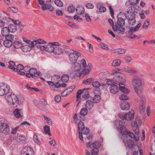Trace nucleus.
<instances>
[{
  "mask_svg": "<svg viewBox=\"0 0 155 155\" xmlns=\"http://www.w3.org/2000/svg\"><path fill=\"white\" fill-rule=\"evenodd\" d=\"M112 51L114 53L124 54L126 50L124 49L121 48L113 50Z\"/></svg>",
  "mask_w": 155,
  "mask_h": 155,
  "instance_id": "cd10ccee",
  "label": "nucleus"
},
{
  "mask_svg": "<svg viewBox=\"0 0 155 155\" xmlns=\"http://www.w3.org/2000/svg\"><path fill=\"white\" fill-rule=\"evenodd\" d=\"M84 123L81 121L78 122V130L81 131L83 128H84Z\"/></svg>",
  "mask_w": 155,
  "mask_h": 155,
  "instance_id": "49530a36",
  "label": "nucleus"
},
{
  "mask_svg": "<svg viewBox=\"0 0 155 155\" xmlns=\"http://www.w3.org/2000/svg\"><path fill=\"white\" fill-rule=\"evenodd\" d=\"M8 64L9 65L8 66V68L12 69L14 71H15L16 69L14 67L16 66L15 63L13 61H10L9 62Z\"/></svg>",
  "mask_w": 155,
  "mask_h": 155,
  "instance_id": "c85d7f7f",
  "label": "nucleus"
},
{
  "mask_svg": "<svg viewBox=\"0 0 155 155\" xmlns=\"http://www.w3.org/2000/svg\"><path fill=\"white\" fill-rule=\"evenodd\" d=\"M81 131H82L83 134H88L89 133L90 130L88 128H85L84 127Z\"/></svg>",
  "mask_w": 155,
  "mask_h": 155,
  "instance_id": "8fccbe9b",
  "label": "nucleus"
},
{
  "mask_svg": "<svg viewBox=\"0 0 155 155\" xmlns=\"http://www.w3.org/2000/svg\"><path fill=\"white\" fill-rule=\"evenodd\" d=\"M94 81V80L92 78H87L84 81L83 83L85 84H89L91 83H93Z\"/></svg>",
  "mask_w": 155,
  "mask_h": 155,
  "instance_id": "c9c22d12",
  "label": "nucleus"
},
{
  "mask_svg": "<svg viewBox=\"0 0 155 155\" xmlns=\"http://www.w3.org/2000/svg\"><path fill=\"white\" fill-rule=\"evenodd\" d=\"M32 48L31 46H30L28 45H26L23 46L21 48L22 50L24 52H27L30 51Z\"/></svg>",
  "mask_w": 155,
  "mask_h": 155,
  "instance_id": "473e14b6",
  "label": "nucleus"
},
{
  "mask_svg": "<svg viewBox=\"0 0 155 155\" xmlns=\"http://www.w3.org/2000/svg\"><path fill=\"white\" fill-rule=\"evenodd\" d=\"M141 124V121L138 117H136L134 121L132 122L131 126L133 128L139 127L138 125Z\"/></svg>",
  "mask_w": 155,
  "mask_h": 155,
  "instance_id": "dca6fc26",
  "label": "nucleus"
},
{
  "mask_svg": "<svg viewBox=\"0 0 155 155\" xmlns=\"http://www.w3.org/2000/svg\"><path fill=\"white\" fill-rule=\"evenodd\" d=\"M33 140L38 145H40L41 143L38 140V136L35 133H34L33 135Z\"/></svg>",
  "mask_w": 155,
  "mask_h": 155,
  "instance_id": "c03bdc74",
  "label": "nucleus"
},
{
  "mask_svg": "<svg viewBox=\"0 0 155 155\" xmlns=\"http://www.w3.org/2000/svg\"><path fill=\"white\" fill-rule=\"evenodd\" d=\"M119 99L120 100H127L128 99V97L126 94H122L119 96Z\"/></svg>",
  "mask_w": 155,
  "mask_h": 155,
  "instance_id": "13d9d810",
  "label": "nucleus"
},
{
  "mask_svg": "<svg viewBox=\"0 0 155 155\" xmlns=\"http://www.w3.org/2000/svg\"><path fill=\"white\" fill-rule=\"evenodd\" d=\"M120 118L121 119L119 121L117 120L114 122V124L116 125L117 124H118L119 126H116L117 129L118 130L119 128L120 131V133L124 137L127 138V135L131 138L133 139L136 141L139 140L138 137H135L134 136V134L132 133H131L129 130H126L123 131V130L125 127L126 123L124 121V120H132L134 117V111L131 110L130 111L126 113L125 114H120L119 115Z\"/></svg>",
  "mask_w": 155,
  "mask_h": 155,
  "instance_id": "f257e3e1",
  "label": "nucleus"
},
{
  "mask_svg": "<svg viewBox=\"0 0 155 155\" xmlns=\"http://www.w3.org/2000/svg\"><path fill=\"white\" fill-rule=\"evenodd\" d=\"M128 22L131 25H134L136 23V20L135 18L128 19Z\"/></svg>",
  "mask_w": 155,
  "mask_h": 155,
  "instance_id": "052dcab7",
  "label": "nucleus"
},
{
  "mask_svg": "<svg viewBox=\"0 0 155 155\" xmlns=\"http://www.w3.org/2000/svg\"><path fill=\"white\" fill-rule=\"evenodd\" d=\"M126 16H127L126 14L123 12H120L118 14L117 18H123L124 17L126 18Z\"/></svg>",
  "mask_w": 155,
  "mask_h": 155,
  "instance_id": "3c124183",
  "label": "nucleus"
},
{
  "mask_svg": "<svg viewBox=\"0 0 155 155\" xmlns=\"http://www.w3.org/2000/svg\"><path fill=\"white\" fill-rule=\"evenodd\" d=\"M9 91V87L5 83L0 84V96L7 95Z\"/></svg>",
  "mask_w": 155,
  "mask_h": 155,
  "instance_id": "39448f33",
  "label": "nucleus"
},
{
  "mask_svg": "<svg viewBox=\"0 0 155 155\" xmlns=\"http://www.w3.org/2000/svg\"><path fill=\"white\" fill-rule=\"evenodd\" d=\"M126 146H127L129 148H132L134 145V143L132 139L127 140L124 139L123 140Z\"/></svg>",
  "mask_w": 155,
  "mask_h": 155,
  "instance_id": "2eb2a0df",
  "label": "nucleus"
},
{
  "mask_svg": "<svg viewBox=\"0 0 155 155\" xmlns=\"http://www.w3.org/2000/svg\"><path fill=\"white\" fill-rule=\"evenodd\" d=\"M81 94H83L82 97L85 99H87L89 96V92L87 89L79 90H78V99L79 95Z\"/></svg>",
  "mask_w": 155,
  "mask_h": 155,
  "instance_id": "9b49d317",
  "label": "nucleus"
},
{
  "mask_svg": "<svg viewBox=\"0 0 155 155\" xmlns=\"http://www.w3.org/2000/svg\"><path fill=\"white\" fill-rule=\"evenodd\" d=\"M132 84L135 91L139 97L142 98L141 89L142 87V81L139 77H134L132 79Z\"/></svg>",
  "mask_w": 155,
  "mask_h": 155,
  "instance_id": "7ed1b4c3",
  "label": "nucleus"
},
{
  "mask_svg": "<svg viewBox=\"0 0 155 155\" xmlns=\"http://www.w3.org/2000/svg\"><path fill=\"white\" fill-rule=\"evenodd\" d=\"M120 90L122 92L125 93L127 94L129 92V91L128 89L125 87L124 84L118 83Z\"/></svg>",
  "mask_w": 155,
  "mask_h": 155,
  "instance_id": "412c9836",
  "label": "nucleus"
},
{
  "mask_svg": "<svg viewBox=\"0 0 155 155\" xmlns=\"http://www.w3.org/2000/svg\"><path fill=\"white\" fill-rule=\"evenodd\" d=\"M143 96L142 98H141V97H139L141 99L140 102L142 103V104L139 107L140 111L141 113H143L145 109V99L144 96L143 95Z\"/></svg>",
  "mask_w": 155,
  "mask_h": 155,
  "instance_id": "f8f14e48",
  "label": "nucleus"
},
{
  "mask_svg": "<svg viewBox=\"0 0 155 155\" xmlns=\"http://www.w3.org/2000/svg\"><path fill=\"white\" fill-rule=\"evenodd\" d=\"M10 20H11L13 22L15 25H18L20 24L21 23V22L19 20H15L11 18H10Z\"/></svg>",
  "mask_w": 155,
  "mask_h": 155,
  "instance_id": "338daca9",
  "label": "nucleus"
},
{
  "mask_svg": "<svg viewBox=\"0 0 155 155\" xmlns=\"http://www.w3.org/2000/svg\"><path fill=\"white\" fill-rule=\"evenodd\" d=\"M118 84L115 83L110 87V90L111 93L115 94L118 91Z\"/></svg>",
  "mask_w": 155,
  "mask_h": 155,
  "instance_id": "4468645a",
  "label": "nucleus"
},
{
  "mask_svg": "<svg viewBox=\"0 0 155 155\" xmlns=\"http://www.w3.org/2000/svg\"><path fill=\"white\" fill-rule=\"evenodd\" d=\"M24 138V136L23 135H17L16 137V138L17 139H19V140H21V141H22V142L24 143L25 141L23 139Z\"/></svg>",
  "mask_w": 155,
  "mask_h": 155,
  "instance_id": "69168bd1",
  "label": "nucleus"
},
{
  "mask_svg": "<svg viewBox=\"0 0 155 155\" xmlns=\"http://www.w3.org/2000/svg\"><path fill=\"white\" fill-rule=\"evenodd\" d=\"M53 52L55 54H59L63 53V49L58 47H54Z\"/></svg>",
  "mask_w": 155,
  "mask_h": 155,
  "instance_id": "b1692460",
  "label": "nucleus"
},
{
  "mask_svg": "<svg viewBox=\"0 0 155 155\" xmlns=\"http://www.w3.org/2000/svg\"><path fill=\"white\" fill-rule=\"evenodd\" d=\"M100 45H101V47L102 49L106 50H108L109 49L107 45L104 43H101L100 44Z\"/></svg>",
  "mask_w": 155,
  "mask_h": 155,
  "instance_id": "680f3d73",
  "label": "nucleus"
},
{
  "mask_svg": "<svg viewBox=\"0 0 155 155\" xmlns=\"http://www.w3.org/2000/svg\"><path fill=\"white\" fill-rule=\"evenodd\" d=\"M127 14H128V15L127 16H126V19H128L135 18V14L134 12Z\"/></svg>",
  "mask_w": 155,
  "mask_h": 155,
  "instance_id": "79ce46f5",
  "label": "nucleus"
},
{
  "mask_svg": "<svg viewBox=\"0 0 155 155\" xmlns=\"http://www.w3.org/2000/svg\"><path fill=\"white\" fill-rule=\"evenodd\" d=\"M10 32L8 27H3L2 29V34L3 36H5L9 34Z\"/></svg>",
  "mask_w": 155,
  "mask_h": 155,
  "instance_id": "5701e85b",
  "label": "nucleus"
},
{
  "mask_svg": "<svg viewBox=\"0 0 155 155\" xmlns=\"http://www.w3.org/2000/svg\"><path fill=\"white\" fill-rule=\"evenodd\" d=\"M117 18V25L120 27H123V26L125 24V19H124L123 18Z\"/></svg>",
  "mask_w": 155,
  "mask_h": 155,
  "instance_id": "393cba45",
  "label": "nucleus"
},
{
  "mask_svg": "<svg viewBox=\"0 0 155 155\" xmlns=\"http://www.w3.org/2000/svg\"><path fill=\"white\" fill-rule=\"evenodd\" d=\"M75 10V8L73 6H70L68 8L67 10L70 13H71L74 12Z\"/></svg>",
  "mask_w": 155,
  "mask_h": 155,
  "instance_id": "603ef678",
  "label": "nucleus"
},
{
  "mask_svg": "<svg viewBox=\"0 0 155 155\" xmlns=\"http://www.w3.org/2000/svg\"><path fill=\"white\" fill-rule=\"evenodd\" d=\"M13 114L16 117L18 118H21L23 116L22 110L16 108L13 111Z\"/></svg>",
  "mask_w": 155,
  "mask_h": 155,
  "instance_id": "ddd939ff",
  "label": "nucleus"
},
{
  "mask_svg": "<svg viewBox=\"0 0 155 155\" xmlns=\"http://www.w3.org/2000/svg\"><path fill=\"white\" fill-rule=\"evenodd\" d=\"M5 37V40H10L12 42L14 38V36L11 34H8Z\"/></svg>",
  "mask_w": 155,
  "mask_h": 155,
  "instance_id": "a19ab883",
  "label": "nucleus"
},
{
  "mask_svg": "<svg viewBox=\"0 0 155 155\" xmlns=\"http://www.w3.org/2000/svg\"><path fill=\"white\" fill-rule=\"evenodd\" d=\"M150 20L149 19H147L144 22L142 28L144 29H147L150 25Z\"/></svg>",
  "mask_w": 155,
  "mask_h": 155,
  "instance_id": "a18cd8bd",
  "label": "nucleus"
},
{
  "mask_svg": "<svg viewBox=\"0 0 155 155\" xmlns=\"http://www.w3.org/2000/svg\"><path fill=\"white\" fill-rule=\"evenodd\" d=\"M135 8L134 6H130L128 8L127 12V13H130L131 12H134Z\"/></svg>",
  "mask_w": 155,
  "mask_h": 155,
  "instance_id": "864d4df0",
  "label": "nucleus"
},
{
  "mask_svg": "<svg viewBox=\"0 0 155 155\" xmlns=\"http://www.w3.org/2000/svg\"><path fill=\"white\" fill-rule=\"evenodd\" d=\"M55 4L59 7H61L63 6V3L60 0H56L54 1Z\"/></svg>",
  "mask_w": 155,
  "mask_h": 155,
  "instance_id": "4d7b16f0",
  "label": "nucleus"
},
{
  "mask_svg": "<svg viewBox=\"0 0 155 155\" xmlns=\"http://www.w3.org/2000/svg\"><path fill=\"white\" fill-rule=\"evenodd\" d=\"M42 9L44 11L48 10L52 12L54 10V8L50 4H45L42 6Z\"/></svg>",
  "mask_w": 155,
  "mask_h": 155,
  "instance_id": "a211bd4d",
  "label": "nucleus"
},
{
  "mask_svg": "<svg viewBox=\"0 0 155 155\" xmlns=\"http://www.w3.org/2000/svg\"><path fill=\"white\" fill-rule=\"evenodd\" d=\"M8 28L10 32L12 33H14L17 31V27L15 25L10 24L8 25Z\"/></svg>",
  "mask_w": 155,
  "mask_h": 155,
  "instance_id": "a878e982",
  "label": "nucleus"
},
{
  "mask_svg": "<svg viewBox=\"0 0 155 155\" xmlns=\"http://www.w3.org/2000/svg\"><path fill=\"white\" fill-rule=\"evenodd\" d=\"M51 80L55 82L56 83H57L59 82L60 80V78L58 75H55L51 77Z\"/></svg>",
  "mask_w": 155,
  "mask_h": 155,
  "instance_id": "ea45409f",
  "label": "nucleus"
},
{
  "mask_svg": "<svg viewBox=\"0 0 155 155\" xmlns=\"http://www.w3.org/2000/svg\"><path fill=\"white\" fill-rule=\"evenodd\" d=\"M130 107V104L127 101L124 102L120 104V107L123 110H128Z\"/></svg>",
  "mask_w": 155,
  "mask_h": 155,
  "instance_id": "aec40b11",
  "label": "nucleus"
},
{
  "mask_svg": "<svg viewBox=\"0 0 155 155\" xmlns=\"http://www.w3.org/2000/svg\"><path fill=\"white\" fill-rule=\"evenodd\" d=\"M31 43V47L32 48L34 47L35 48V49H36V48H39V46L38 45H37L38 44H44L46 43V41L43 40L41 39H38V40L34 41Z\"/></svg>",
  "mask_w": 155,
  "mask_h": 155,
  "instance_id": "6e6552de",
  "label": "nucleus"
},
{
  "mask_svg": "<svg viewBox=\"0 0 155 155\" xmlns=\"http://www.w3.org/2000/svg\"><path fill=\"white\" fill-rule=\"evenodd\" d=\"M88 110L87 108H82L80 112V115L82 116H84L87 114Z\"/></svg>",
  "mask_w": 155,
  "mask_h": 155,
  "instance_id": "37998d69",
  "label": "nucleus"
},
{
  "mask_svg": "<svg viewBox=\"0 0 155 155\" xmlns=\"http://www.w3.org/2000/svg\"><path fill=\"white\" fill-rule=\"evenodd\" d=\"M85 106L87 109H90L93 107V103L91 101H87L86 102Z\"/></svg>",
  "mask_w": 155,
  "mask_h": 155,
  "instance_id": "4c0bfd02",
  "label": "nucleus"
},
{
  "mask_svg": "<svg viewBox=\"0 0 155 155\" xmlns=\"http://www.w3.org/2000/svg\"><path fill=\"white\" fill-rule=\"evenodd\" d=\"M69 55V58L70 61L73 63L71 70L70 71V77L74 78L77 76L78 74V67L77 61L78 60V51L72 50Z\"/></svg>",
  "mask_w": 155,
  "mask_h": 155,
  "instance_id": "f03ea898",
  "label": "nucleus"
},
{
  "mask_svg": "<svg viewBox=\"0 0 155 155\" xmlns=\"http://www.w3.org/2000/svg\"><path fill=\"white\" fill-rule=\"evenodd\" d=\"M80 64L78 63V72L80 70L81 68V64L83 67V69H85L87 67V64L85 60L84 59H82L80 61Z\"/></svg>",
  "mask_w": 155,
  "mask_h": 155,
  "instance_id": "4be33fe9",
  "label": "nucleus"
},
{
  "mask_svg": "<svg viewBox=\"0 0 155 155\" xmlns=\"http://www.w3.org/2000/svg\"><path fill=\"white\" fill-rule=\"evenodd\" d=\"M70 77V72H69V76L67 74H64L61 77V80L63 82H67L69 79V77Z\"/></svg>",
  "mask_w": 155,
  "mask_h": 155,
  "instance_id": "7c9ffc66",
  "label": "nucleus"
},
{
  "mask_svg": "<svg viewBox=\"0 0 155 155\" xmlns=\"http://www.w3.org/2000/svg\"><path fill=\"white\" fill-rule=\"evenodd\" d=\"M112 28L114 31H117V30H119L121 32L122 34H124V32L125 31V29L123 27H120L117 25H112Z\"/></svg>",
  "mask_w": 155,
  "mask_h": 155,
  "instance_id": "6ab92c4d",
  "label": "nucleus"
},
{
  "mask_svg": "<svg viewBox=\"0 0 155 155\" xmlns=\"http://www.w3.org/2000/svg\"><path fill=\"white\" fill-rule=\"evenodd\" d=\"M116 81L118 82H120L119 83L124 84L125 82L126 77L124 74H120L119 75H117L115 77Z\"/></svg>",
  "mask_w": 155,
  "mask_h": 155,
  "instance_id": "1a4fd4ad",
  "label": "nucleus"
},
{
  "mask_svg": "<svg viewBox=\"0 0 155 155\" xmlns=\"http://www.w3.org/2000/svg\"><path fill=\"white\" fill-rule=\"evenodd\" d=\"M141 25V23H140L134 28L132 27L129 26L128 31L129 34V35H132L134 32L138 31Z\"/></svg>",
  "mask_w": 155,
  "mask_h": 155,
  "instance_id": "9d476101",
  "label": "nucleus"
},
{
  "mask_svg": "<svg viewBox=\"0 0 155 155\" xmlns=\"http://www.w3.org/2000/svg\"><path fill=\"white\" fill-rule=\"evenodd\" d=\"M13 45L14 47L16 49L20 48L22 45L21 43L19 41H15L13 43Z\"/></svg>",
  "mask_w": 155,
  "mask_h": 155,
  "instance_id": "f704fd0d",
  "label": "nucleus"
},
{
  "mask_svg": "<svg viewBox=\"0 0 155 155\" xmlns=\"http://www.w3.org/2000/svg\"><path fill=\"white\" fill-rule=\"evenodd\" d=\"M44 130L45 133H48L49 132H50V127L47 125H45L44 127Z\"/></svg>",
  "mask_w": 155,
  "mask_h": 155,
  "instance_id": "774afa93",
  "label": "nucleus"
},
{
  "mask_svg": "<svg viewBox=\"0 0 155 155\" xmlns=\"http://www.w3.org/2000/svg\"><path fill=\"white\" fill-rule=\"evenodd\" d=\"M24 69V67L21 64H19L18 65L16 68H15V71H19L23 70Z\"/></svg>",
  "mask_w": 155,
  "mask_h": 155,
  "instance_id": "09e8293b",
  "label": "nucleus"
},
{
  "mask_svg": "<svg viewBox=\"0 0 155 155\" xmlns=\"http://www.w3.org/2000/svg\"><path fill=\"white\" fill-rule=\"evenodd\" d=\"M87 69H82V71L81 73L80 72H79L80 74L78 75V77H80L82 75V77L84 75H86L89 73L91 70V68H92V65L91 63H89L87 65Z\"/></svg>",
  "mask_w": 155,
  "mask_h": 155,
  "instance_id": "0eeeda50",
  "label": "nucleus"
},
{
  "mask_svg": "<svg viewBox=\"0 0 155 155\" xmlns=\"http://www.w3.org/2000/svg\"><path fill=\"white\" fill-rule=\"evenodd\" d=\"M3 44L5 47L9 48L13 45V42L10 40H5L3 42Z\"/></svg>",
  "mask_w": 155,
  "mask_h": 155,
  "instance_id": "2f4dec72",
  "label": "nucleus"
},
{
  "mask_svg": "<svg viewBox=\"0 0 155 155\" xmlns=\"http://www.w3.org/2000/svg\"><path fill=\"white\" fill-rule=\"evenodd\" d=\"M133 130L135 134L137 135V137H135H135H138V138H139V137L138 136V135L139 134L140 132L139 127L137 128H133Z\"/></svg>",
  "mask_w": 155,
  "mask_h": 155,
  "instance_id": "0e129e2a",
  "label": "nucleus"
},
{
  "mask_svg": "<svg viewBox=\"0 0 155 155\" xmlns=\"http://www.w3.org/2000/svg\"><path fill=\"white\" fill-rule=\"evenodd\" d=\"M92 85L94 87L98 88L101 86V84L99 82L96 81L93 83Z\"/></svg>",
  "mask_w": 155,
  "mask_h": 155,
  "instance_id": "bf43d9fd",
  "label": "nucleus"
},
{
  "mask_svg": "<svg viewBox=\"0 0 155 155\" xmlns=\"http://www.w3.org/2000/svg\"><path fill=\"white\" fill-rule=\"evenodd\" d=\"M9 126L7 124L2 122L0 123V132L7 135L9 134Z\"/></svg>",
  "mask_w": 155,
  "mask_h": 155,
  "instance_id": "423d86ee",
  "label": "nucleus"
},
{
  "mask_svg": "<svg viewBox=\"0 0 155 155\" xmlns=\"http://www.w3.org/2000/svg\"><path fill=\"white\" fill-rule=\"evenodd\" d=\"M6 99L8 102L12 103L13 105H15L16 107L18 104L22 103L24 100L23 98L21 100H20L16 96L12 93L11 94L8 95Z\"/></svg>",
  "mask_w": 155,
  "mask_h": 155,
  "instance_id": "20e7f679",
  "label": "nucleus"
},
{
  "mask_svg": "<svg viewBox=\"0 0 155 155\" xmlns=\"http://www.w3.org/2000/svg\"><path fill=\"white\" fill-rule=\"evenodd\" d=\"M66 24H68L69 26H70L72 28H77V26L74 23L71 22H68V23H66Z\"/></svg>",
  "mask_w": 155,
  "mask_h": 155,
  "instance_id": "5fc2aeb1",
  "label": "nucleus"
},
{
  "mask_svg": "<svg viewBox=\"0 0 155 155\" xmlns=\"http://www.w3.org/2000/svg\"><path fill=\"white\" fill-rule=\"evenodd\" d=\"M86 146L87 147H90L91 148H93V149H95L96 148H98L96 146L95 142H89L87 143Z\"/></svg>",
  "mask_w": 155,
  "mask_h": 155,
  "instance_id": "e433bc0d",
  "label": "nucleus"
},
{
  "mask_svg": "<svg viewBox=\"0 0 155 155\" xmlns=\"http://www.w3.org/2000/svg\"><path fill=\"white\" fill-rule=\"evenodd\" d=\"M80 10L79 11V12H80V14L81 15H82L84 12V8L82 6H78V11L79 10Z\"/></svg>",
  "mask_w": 155,
  "mask_h": 155,
  "instance_id": "e2e57ef3",
  "label": "nucleus"
},
{
  "mask_svg": "<svg viewBox=\"0 0 155 155\" xmlns=\"http://www.w3.org/2000/svg\"><path fill=\"white\" fill-rule=\"evenodd\" d=\"M98 148L92 149L91 151V155H97L98 152Z\"/></svg>",
  "mask_w": 155,
  "mask_h": 155,
  "instance_id": "de8ad7c7",
  "label": "nucleus"
},
{
  "mask_svg": "<svg viewBox=\"0 0 155 155\" xmlns=\"http://www.w3.org/2000/svg\"><path fill=\"white\" fill-rule=\"evenodd\" d=\"M54 46H52L50 43H49V44L46 46V51L50 52H52L54 50Z\"/></svg>",
  "mask_w": 155,
  "mask_h": 155,
  "instance_id": "c756f323",
  "label": "nucleus"
},
{
  "mask_svg": "<svg viewBox=\"0 0 155 155\" xmlns=\"http://www.w3.org/2000/svg\"><path fill=\"white\" fill-rule=\"evenodd\" d=\"M101 100V97L99 95H95L93 98V102L94 103H97L99 102Z\"/></svg>",
  "mask_w": 155,
  "mask_h": 155,
  "instance_id": "58836bf2",
  "label": "nucleus"
},
{
  "mask_svg": "<svg viewBox=\"0 0 155 155\" xmlns=\"http://www.w3.org/2000/svg\"><path fill=\"white\" fill-rule=\"evenodd\" d=\"M121 62V61L120 59L115 60L113 61L112 65L114 67H117L120 65Z\"/></svg>",
  "mask_w": 155,
  "mask_h": 155,
  "instance_id": "72a5a7b5",
  "label": "nucleus"
},
{
  "mask_svg": "<svg viewBox=\"0 0 155 155\" xmlns=\"http://www.w3.org/2000/svg\"><path fill=\"white\" fill-rule=\"evenodd\" d=\"M10 19V18L5 17L3 18V20H0V27H2L5 25H8Z\"/></svg>",
  "mask_w": 155,
  "mask_h": 155,
  "instance_id": "f3484780",
  "label": "nucleus"
},
{
  "mask_svg": "<svg viewBox=\"0 0 155 155\" xmlns=\"http://www.w3.org/2000/svg\"><path fill=\"white\" fill-rule=\"evenodd\" d=\"M39 102L41 105L43 106H46L48 104L47 101L44 99H41Z\"/></svg>",
  "mask_w": 155,
  "mask_h": 155,
  "instance_id": "6e6d98bb",
  "label": "nucleus"
},
{
  "mask_svg": "<svg viewBox=\"0 0 155 155\" xmlns=\"http://www.w3.org/2000/svg\"><path fill=\"white\" fill-rule=\"evenodd\" d=\"M97 7L99 9L100 12H104L106 10V8L102 6L101 3H98L97 5Z\"/></svg>",
  "mask_w": 155,
  "mask_h": 155,
  "instance_id": "bb28decb",
  "label": "nucleus"
}]
</instances>
